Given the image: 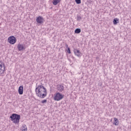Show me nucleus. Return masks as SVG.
Listing matches in <instances>:
<instances>
[{
	"instance_id": "1",
	"label": "nucleus",
	"mask_w": 131,
	"mask_h": 131,
	"mask_svg": "<svg viewBox=\"0 0 131 131\" xmlns=\"http://www.w3.org/2000/svg\"><path fill=\"white\" fill-rule=\"evenodd\" d=\"M35 93L37 97L41 99H45L48 95L47 89L42 85H39L36 87L35 89Z\"/></svg>"
},
{
	"instance_id": "2",
	"label": "nucleus",
	"mask_w": 131,
	"mask_h": 131,
	"mask_svg": "<svg viewBox=\"0 0 131 131\" xmlns=\"http://www.w3.org/2000/svg\"><path fill=\"white\" fill-rule=\"evenodd\" d=\"M21 116L20 115L17 114H13L11 116H10L11 121H13L14 123H17L19 124V121H20Z\"/></svg>"
},
{
	"instance_id": "3",
	"label": "nucleus",
	"mask_w": 131,
	"mask_h": 131,
	"mask_svg": "<svg viewBox=\"0 0 131 131\" xmlns=\"http://www.w3.org/2000/svg\"><path fill=\"white\" fill-rule=\"evenodd\" d=\"M63 98H64V95H63V94H61L60 93H57L54 96V100L55 101H60V100H62Z\"/></svg>"
},
{
	"instance_id": "4",
	"label": "nucleus",
	"mask_w": 131,
	"mask_h": 131,
	"mask_svg": "<svg viewBox=\"0 0 131 131\" xmlns=\"http://www.w3.org/2000/svg\"><path fill=\"white\" fill-rule=\"evenodd\" d=\"M16 37L14 36H10L8 39V41L10 43L11 45H14L16 43Z\"/></svg>"
},
{
	"instance_id": "5",
	"label": "nucleus",
	"mask_w": 131,
	"mask_h": 131,
	"mask_svg": "<svg viewBox=\"0 0 131 131\" xmlns=\"http://www.w3.org/2000/svg\"><path fill=\"white\" fill-rule=\"evenodd\" d=\"M1 63L2 61H0V74H3L6 71V67H5V64L3 66Z\"/></svg>"
},
{
	"instance_id": "6",
	"label": "nucleus",
	"mask_w": 131,
	"mask_h": 131,
	"mask_svg": "<svg viewBox=\"0 0 131 131\" xmlns=\"http://www.w3.org/2000/svg\"><path fill=\"white\" fill-rule=\"evenodd\" d=\"M43 17L41 16H39L36 19V22L39 24H42L43 23Z\"/></svg>"
},
{
	"instance_id": "7",
	"label": "nucleus",
	"mask_w": 131,
	"mask_h": 131,
	"mask_svg": "<svg viewBox=\"0 0 131 131\" xmlns=\"http://www.w3.org/2000/svg\"><path fill=\"white\" fill-rule=\"evenodd\" d=\"M65 88L62 84H58L57 85V90L58 92H63Z\"/></svg>"
},
{
	"instance_id": "8",
	"label": "nucleus",
	"mask_w": 131,
	"mask_h": 131,
	"mask_svg": "<svg viewBox=\"0 0 131 131\" xmlns=\"http://www.w3.org/2000/svg\"><path fill=\"white\" fill-rule=\"evenodd\" d=\"M74 53L76 56L77 57H80V55H81V53L79 52V50L77 49H74Z\"/></svg>"
},
{
	"instance_id": "9",
	"label": "nucleus",
	"mask_w": 131,
	"mask_h": 131,
	"mask_svg": "<svg viewBox=\"0 0 131 131\" xmlns=\"http://www.w3.org/2000/svg\"><path fill=\"white\" fill-rule=\"evenodd\" d=\"M17 49L18 51H22L23 50H24V45L20 43L18 44Z\"/></svg>"
},
{
	"instance_id": "10",
	"label": "nucleus",
	"mask_w": 131,
	"mask_h": 131,
	"mask_svg": "<svg viewBox=\"0 0 131 131\" xmlns=\"http://www.w3.org/2000/svg\"><path fill=\"white\" fill-rule=\"evenodd\" d=\"M18 94L19 95H23V86L20 85L18 88Z\"/></svg>"
},
{
	"instance_id": "11",
	"label": "nucleus",
	"mask_w": 131,
	"mask_h": 131,
	"mask_svg": "<svg viewBox=\"0 0 131 131\" xmlns=\"http://www.w3.org/2000/svg\"><path fill=\"white\" fill-rule=\"evenodd\" d=\"M114 120L115 122L113 123V124H115V125H118V124H119V121H118V119L114 118Z\"/></svg>"
},
{
	"instance_id": "12",
	"label": "nucleus",
	"mask_w": 131,
	"mask_h": 131,
	"mask_svg": "<svg viewBox=\"0 0 131 131\" xmlns=\"http://www.w3.org/2000/svg\"><path fill=\"white\" fill-rule=\"evenodd\" d=\"M61 0H53L52 1V4L53 5H54V6H56L57 5H58V4H59V3H60V2H61Z\"/></svg>"
},
{
	"instance_id": "13",
	"label": "nucleus",
	"mask_w": 131,
	"mask_h": 131,
	"mask_svg": "<svg viewBox=\"0 0 131 131\" xmlns=\"http://www.w3.org/2000/svg\"><path fill=\"white\" fill-rule=\"evenodd\" d=\"M113 22L115 25H116L117 23H119V19H118L117 18H115Z\"/></svg>"
},
{
	"instance_id": "14",
	"label": "nucleus",
	"mask_w": 131,
	"mask_h": 131,
	"mask_svg": "<svg viewBox=\"0 0 131 131\" xmlns=\"http://www.w3.org/2000/svg\"><path fill=\"white\" fill-rule=\"evenodd\" d=\"M81 32V30H80V29L77 28L75 30V33L78 34V33H80Z\"/></svg>"
},
{
	"instance_id": "15",
	"label": "nucleus",
	"mask_w": 131,
	"mask_h": 131,
	"mask_svg": "<svg viewBox=\"0 0 131 131\" xmlns=\"http://www.w3.org/2000/svg\"><path fill=\"white\" fill-rule=\"evenodd\" d=\"M75 2L77 5L81 4V0H75Z\"/></svg>"
},
{
	"instance_id": "16",
	"label": "nucleus",
	"mask_w": 131,
	"mask_h": 131,
	"mask_svg": "<svg viewBox=\"0 0 131 131\" xmlns=\"http://www.w3.org/2000/svg\"><path fill=\"white\" fill-rule=\"evenodd\" d=\"M67 52V53H68V54H71V51H70V48H68Z\"/></svg>"
},
{
	"instance_id": "17",
	"label": "nucleus",
	"mask_w": 131,
	"mask_h": 131,
	"mask_svg": "<svg viewBox=\"0 0 131 131\" xmlns=\"http://www.w3.org/2000/svg\"><path fill=\"white\" fill-rule=\"evenodd\" d=\"M41 104H46L47 103V99H45L41 101Z\"/></svg>"
},
{
	"instance_id": "18",
	"label": "nucleus",
	"mask_w": 131,
	"mask_h": 131,
	"mask_svg": "<svg viewBox=\"0 0 131 131\" xmlns=\"http://www.w3.org/2000/svg\"><path fill=\"white\" fill-rule=\"evenodd\" d=\"M77 20V21H80L81 20V16L78 15Z\"/></svg>"
},
{
	"instance_id": "19",
	"label": "nucleus",
	"mask_w": 131,
	"mask_h": 131,
	"mask_svg": "<svg viewBox=\"0 0 131 131\" xmlns=\"http://www.w3.org/2000/svg\"><path fill=\"white\" fill-rule=\"evenodd\" d=\"M23 128H27V126H26V125L24 124V125H23Z\"/></svg>"
},
{
	"instance_id": "20",
	"label": "nucleus",
	"mask_w": 131,
	"mask_h": 131,
	"mask_svg": "<svg viewBox=\"0 0 131 131\" xmlns=\"http://www.w3.org/2000/svg\"><path fill=\"white\" fill-rule=\"evenodd\" d=\"M22 131H27V128H25L23 129Z\"/></svg>"
},
{
	"instance_id": "21",
	"label": "nucleus",
	"mask_w": 131,
	"mask_h": 131,
	"mask_svg": "<svg viewBox=\"0 0 131 131\" xmlns=\"http://www.w3.org/2000/svg\"><path fill=\"white\" fill-rule=\"evenodd\" d=\"M66 48L67 49H68V48H69V47H68V45L67 43H66Z\"/></svg>"
}]
</instances>
